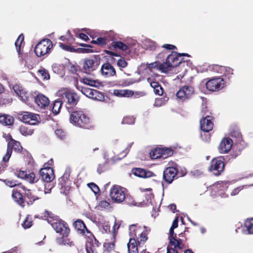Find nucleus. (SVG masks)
Returning a JSON list of instances; mask_svg holds the SVG:
<instances>
[{
    "label": "nucleus",
    "mask_w": 253,
    "mask_h": 253,
    "mask_svg": "<svg viewBox=\"0 0 253 253\" xmlns=\"http://www.w3.org/2000/svg\"><path fill=\"white\" fill-rule=\"evenodd\" d=\"M178 250L174 248L168 246L167 248V253H178Z\"/></svg>",
    "instance_id": "774afa93"
},
{
    "label": "nucleus",
    "mask_w": 253,
    "mask_h": 253,
    "mask_svg": "<svg viewBox=\"0 0 253 253\" xmlns=\"http://www.w3.org/2000/svg\"><path fill=\"white\" fill-rule=\"evenodd\" d=\"M97 45L103 46L107 42V39L106 38L99 37L97 39Z\"/></svg>",
    "instance_id": "4d7b16f0"
},
{
    "label": "nucleus",
    "mask_w": 253,
    "mask_h": 253,
    "mask_svg": "<svg viewBox=\"0 0 253 253\" xmlns=\"http://www.w3.org/2000/svg\"><path fill=\"white\" fill-rule=\"evenodd\" d=\"M13 90L16 94L21 97V99L26 103H30L32 99L31 95L24 90L22 86L15 84L13 87Z\"/></svg>",
    "instance_id": "a211bd4d"
},
{
    "label": "nucleus",
    "mask_w": 253,
    "mask_h": 253,
    "mask_svg": "<svg viewBox=\"0 0 253 253\" xmlns=\"http://www.w3.org/2000/svg\"><path fill=\"white\" fill-rule=\"evenodd\" d=\"M53 46L52 42L49 39L42 40L35 47V53L38 57H42L49 53Z\"/></svg>",
    "instance_id": "7ed1b4c3"
},
{
    "label": "nucleus",
    "mask_w": 253,
    "mask_h": 253,
    "mask_svg": "<svg viewBox=\"0 0 253 253\" xmlns=\"http://www.w3.org/2000/svg\"><path fill=\"white\" fill-rule=\"evenodd\" d=\"M12 197L14 201L18 204L21 205L22 207L24 206V205H23L24 203V200L23 199L22 195L20 192L18 191H13Z\"/></svg>",
    "instance_id": "4c0bfd02"
},
{
    "label": "nucleus",
    "mask_w": 253,
    "mask_h": 253,
    "mask_svg": "<svg viewBox=\"0 0 253 253\" xmlns=\"http://www.w3.org/2000/svg\"><path fill=\"white\" fill-rule=\"evenodd\" d=\"M27 174V172L23 170H20L18 172H15V174L18 177L24 179H25Z\"/></svg>",
    "instance_id": "69168bd1"
},
{
    "label": "nucleus",
    "mask_w": 253,
    "mask_h": 253,
    "mask_svg": "<svg viewBox=\"0 0 253 253\" xmlns=\"http://www.w3.org/2000/svg\"><path fill=\"white\" fill-rule=\"evenodd\" d=\"M22 188L25 191V194L26 195V197L29 200V201H27L28 204L32 205L34 201L39 199V198L35 196L30 190L27 189L25 187H22Z\"/></svg>",
    "instance_id": "7c9ffc66"
},
{
    "label": "nucleus",
    "mask_w": 253,
    "mask_h": 253,
    "mask_svg": "<svg viewBox=\"0 0 253 253\" xmlns=\"http://www.w3.org/2000/svg\"><path fill=\"white\" fill-rule=\"evenodd\" d=\"M115 163V159H103L98 164L97 171L100 174Z\"/></svg>",
    "instance_id": "4be33fe9"
},
{
    "label": "nucleus",
    "mask_w": 253,
    "mask_h": 253,
    "mask_svg": "<svg viewBox=\"0 0 253 253\" xmlns=\"http://www.w3.org/2000/svg\"><path fill=\"white\" fill-rule=\"evenodd\" d=\"M82 92L87 97L97 101H103L104 100V94L96 89L87 87H83Z\"/></svg>",
    "instance_id": "ddd939ff"
},
{
    "label": "nucleus",
    "mask_w": 253,
    "mask_h": 253,
    "mask_svg": "<svg viewBox=\"0 0 253 253\" xmlns=\"http://www.w3.org/2000/svg\"><path fill=\"white\" fill-rule=\"evenodd\" d=\"M21 154V157H23L24 158H31L32 156L31 154L27 151L26 150H21L20 152Z\"/></svg>",
    "instance_id": "0e129e2a"
},
{
    "label": "nucleus",
    "mask_w": 253,
    "mask_h": 253,
    "mask_svg": "<svg viewBox=\"0 0 253 253\" xmlns=\"http://www.w3.org/2000/svg\"><path fill=\"white\" fill-rule=\"evenodd\" d=\"M75 229L80 234H84L85 231L87 230L84 223L80 219H78L73 223Z\"/></svg>",
    "instance_id": "c756f323"
},
{
    "label": "nucleus",
    "mask_w": 253,
    "mask_h": 253,
    "mask_svg": "<svg viewBox=\"0 0 253 253\" xmlns=\"http://www.w3.org/2000/svg\"><path fill=\"white\" fill-rule=\"evenodd\" d=\"M93 52L92 49L90 48H78L76 49V52L82 53H91Z\"/></svg>",
    "instance_id": "13d9d810"
},
{
    "label": "nucleus",
    "mask_w": 253,
    "mask_h": 253,
    "mask_svg": "<svg viewBox=\"0 0 253 253\" xmlns=\"http://www.w3.org/2000/svg\"><path fill=\"white\" fill-rule=\"evenodd\" d=\"M203 116L200 122V127L202 131L208 132L213 128V117L206 114L203 115Z\"/></svg>",
    "instance_id": "2eb2a0df"
},
{
    "label": "nucleus",
    "mask_w": 253,
    "mask_h": 253,
    "mask_svg": "<svg viewBox=\"0 0 253 253\" xmlns=\"http://www.w3.org/2000/svg\"><path fill=\"white\" fill-rule=\"evenodd\" d=\"M69 234V233H67V234H61L62 237L57 238L56 240V243L60 246L64 245L70 247L73 246V242L68 238Z\"/></svg>",
    "instance_id": "b1692460"
},
{
    "label": "nucleus",
    "mask_w": 253,
    "mask_h": 253,
    "mask_svg": "<svg viewBox=\"0 0 253 253\" xmlns=\"http://www.w3.org/2000/svg\"><path fill=\"white\" fill-rule=\"evenodd\" d=\"M223 69H224V67L221 65L213 64L209 66V71L220 74L223 71Z\"/></svg>",
    "instance_id": "a19ab883"
},
{
    "label": "nucleus",
    "mask_w": 253,
    "mask_h": 253,
    "mask_svg": "<svg viewBox=\"0 0 253 253\" xmlns=\"http://www.w3.org/2000/svg\"><path fill=\"white\" fill-rule=\"evenodd\" d=\"M47 221L51 224L53 228L60 234L70 233V229L66 226V223L59 219H51V218L47 219Z\"/></svg>",
    "instance_id": "0eeeda50"
},
{
    "label": "nucleus",
    "mask_w": 253,
    "mask_h": 253,
    "mask_svg": "<svg viewBox=\"0 0 253 253\" xmlns=\"http://www.w3.org/2000/svg\"><path fill=\"white\" fill-rule=\"evenodd\" d=\"M225 81L222 78H213L209 80L206 84L207 88L211 91H218L223 88Z\"/></svg>",
    "instance_id": "9b49d317"
},
{
    "label": "nucleus",
    "mask_w": 253,
    "mask_h": 253,
    "mask_svg": "<svg viewBox=\"0 0 253 253\" xmlns=\"http://www.w3.org/2000/svg\"><path fill=\"white\" fill-rule=\"evenodd\" d=\"M25 180L30 183H34L38 180L34 172H30L29 174H27Z\"/></svg>",
    "instance_id": "37998d69"
},
{
    "label": "nucleus",
    "mask_w": 253,
    "mask_h": 253,
    "mask_svg": "<svg viewBox=\"0 0 253 253\" xmlns=\"http://www.w3.org/2000/svg\"><path fill=\"white\" fill-rule=\"evenodd\" d=\"M6 185L7 186L13 187L18 185L17 182L14 180L6 179L3 181Z\"/></svg>",
    "instance_id": "e2e57ef3"
},
{
    "label": "nucleus",
    "mask_w": 253,
    "mask_h": 253,
    "mask_svg": "<svg viewBox=\"0 0 253 253\" xmlns=\"http://www.w3.org/2000/svg\"><path fill=\"white\" fill-rule=\"evenodd\" d=\"M110 195L112 200L117 203L123 202L126 199L124 190L120 186H113L110 190Z\"/></svg>",
    "instance_id": "9d476101"
},
{
    "label": "nucleus",
    "mask_w": 253,
    "mask_h": 253,
    "mask_svg": "<svg viewBox=\"0 0 253 253\" xmlns=\"http://www.w3.org/2000/svg\"><path fill=\"white\" fill-rule=\"evenodd\" d=\"M24 36L23 34H21L17 39L15 42V45L16 48V50L18 53V54L20 55L22 54L21 52V48L22 46L24 45Z\"/></svg>",
    "instance_id": "72a5a7b5"
},
{
    "label": "nucleus",
    "mask_w": 253,
    "mask_h": 253,
    "mask_svg": "<svg viewBox=\"0 0 253 253\" xmlns=\"http://www.w3.org/2000/svg\"><path fill=\"white\" fill-rule=\"evenodd\" d=\"M177 169L173 167H168L164 171V179L168 183H171L176 175Z\"/></svg>",
    "instance_id": "aec40b11"
},
{
    "label": "nucleus",
    "mask_w": 253,
    "mask_h": 253,
    "mask_svg": "<svg viewBox=\"0 0 253 253\" xmlns=\"http://www.w3.org/2000/svg\"><path fill=\"white\" fill-rule=\"evenodd\" d=\"M150 85L154 89V92L156 94L163 95L164 89L158 82H150Z\"/></svg>",
    "instance_id": "c9c22d12"
},
{
    "label": "nucleus",
    "mask_w": 253,
    "mask_h": 253,
    "mask_svg": "<svg viewBox=\"0 0 253 253\" xmlns=\"http://www.w3.org/2000/svg\"><path fill=\"white\" fill-rule=\"evenodd\" d=\"M88 186L95 194L99 192V189L98 187L94 183H90L88 184Z\"/></svg>",
    "instance_id": "bf43d9fd"
},
{
    "label": "nucleus",
    "mask_w": 253,
    "mask_h": 253,
    "mask_svg": "<svg viewBox=\"0 0 253 253\" xmlns=\"http://www.w3.org/2000/svg\"><path fill=\"white\" fill-rule=\"evenodd\" d=\"M31 96H32V99H31V101L34 100L36 104L41 108H45L49 104V99L42 94L39 93L36 96L32 95Z\"/></svg>",
    "instance_id": "6ab92c4d"
},
{
    "label": "nucleus",
    "mask_w": 253,
    "mask_h": 253,
    "mask_svg": "<svg viewBox=\"0 0 253 253\" xmlns=\"http://www.w3.org/2000/svg\"><path fill=\"white\" fill-rule=\"evenodd\" d=\"M132 172L134 175L142 178L150 177L154 174L152 172L149 170H147L140 168L134 169L132 170Z\"/></svg>",
    "instance_id": "a878e982"
},
{
    "label": "nucleus",
    "mask_w": 253,
    "mask_h": 253,
    "mask_svg": "<svg viewBox=\"0 0 253 253\" xmlns=\"http://www.w3.org/2000/svg\"><path fill=\"white\" fill-rule=\"evenodd\" d=\"M108 49L110 50H106L105 52L106 54L110 56L120 57V55L113 51L120 49L122 51H126L128 49V46L125 43L120 41H114L108 46Z\"/></svg>",
    "instance_id": "1a4fd4ad"
},
{
    "label": "nucleus",
    "mask_w": 253,
    "mask_h": 253,
    "mask_svg": "<svg viewBox=\"0 0 253 253\" xmlns=\"http://www.w3.org/2000/svg\"><path fill=\"white\" fill-rule=\"evenodd\" d=\"M233 140L229 137L223 138L219 146V150L221 153H227L233 146Z\"/></svg>",
    "instance_id": "412c9836"
},
{
    "label": "nucleus",
    "mask_w": 253,
    "mask_h": 253,
    "mask_svg": "<svg viewBox=\"0 0 253 253\" xmlns=\"http://www.w3.org/2000/svg\"><path fill=\"white\" fill-rule=\"evenodd\" d=\"M224 69H223V71L221 73L222 76L227 77L228 78H229L233 74V69L230 67L223 66Z\"/></svg>",
    "instance_id": "a18cd8bd"
},
{
    "label": "nucleus",
    "mask_w": 253,
    "mask_h": 253,
    "mask_svg": "<svg viewBox=\"0 0 253 253\" xmlns=\"http://www.w3.org/2000/svg\"><path fill=\"white\" fill-rule=\"evenodd\" d=\"M59 46L63 50L71 52H76V48L73 46L65 44L62 42L59 43Z\"/></svg>",
    "instance_id": "49530a36"
},
{
    "label": "nucleus",
    "mask_w": 253,
    "mask_h": 253,
    "mask_svg": "<svg viewBox=\"0 0 253 253\" xmlns=\"http://www.w3.org/2000/svg\"><path fill=\"white\" fill-rule=\"evenodd\" d=\"M231 136L232 138H235V141L238 144L244 145V141L243 140L242 134L239 131L232 130L231 132Z\"/></svg>",
    "instance_id": "2f4dec72"
},
{
    "label": "nucleus",
    "mask_w": 253,
    "mask_h": 253,
    "mask_svg": "<svg viewBox=\"0 0 253 253\" xmlns=\"http://www.w3.org/2000/svg\"><path fill=\"white\" fill-rule=\"evenodd\" d=\"M245 226L249 234H253V219H247Z\"/></svg>",
    "instance_id": "c03bdc74"
},
{
    "label": "nucleus",
    "mask_w": 253,
    "mask_h": 253,
    "mask_svg": "<svg viewBox=\"0 0 253 253\" xmlns=\"http://www.w3.org/2000/svg\"><path fill=\"white\" fill-rule=\"evenodd\" d=\"M134 122V119L131 117H124L122 120V124H132Z\"/></svg>",
    "instance_id": "864d4df0"
},
{
    "label": "nucleus",
    "mask_w": 253,
    "mask_h": 253,
    "mask_svg": "<svg viewBox=\"0 0 253 253\" xmlns=\"http://www.w3.org/2000/svg\"><path fill=\"white\" fill-rule=\"evenodd\" d=\"M161 145H157L149 152L150 158H162Z\"/></svg>",
    "instance_id": "473e14b6"
},
{
    "label": "nucleus",
    "mask_w": 253,
    "mask_h": 253,
    "mask_svg": "<svg viewBox=\"0 0 253 253\" xmlns=\"http://www.w3.org/2000/svg\"><path fill=\"white\" fill-rule=\"evenodd\" d=\"M147 95V92L145 91H134V94L133 96L135 98H139L141 97Z\"/></svg>",
    "instance_id": "052dcab7"
},
{
    "label": "nucleus",
    "mask_w": 253,
    "mask_h": 253,
    "mask_svg": "<svg viewBox=\"0 0 253 253\" xmlns=\"http://www.w3.org/2000/svg\"><path fill=\"white\" fill-rule=\"evenodd\" d=\"M70 122L74 126L84 129H93L95 125L87 114L79 110L72 112Z\"/></svg>",
    "instance_id": "f257e3e1"
},
{
    "label": "nucleus",
    "mask_w": 253,
    "mask_h": 253,
    "mask_svg": "<svg viewBox=\"0 0 253 253\" xmlns=\"http://www.w3.org/2000/svg\"><path fill=\"white\" fill-rule=\"evenodd\" d=\"M63 102L61 99H57L55 100L51 105L52 106V111L55 115L58 114L61 108Z\"/></svg>",
    "instance_id": "f704fd0d"
},
{
    "label": "nucleus",
    "mask_w": 253,
    "mask_h": 253,
    "mask_svg": "<svg viewBox=\"0 0 253 253\" xmlns=\"http://www.w3.org/2000/svg\"><path fill=\"white\" fill-rule=\"evenodd\" d=\"M19 130L22 135L25 136L32 134L34 131L33 129H29L24 126H20L19 128Z\"/></svg>",
    "instance_id": "ea45409f"
},
{
    "label": "nucleus",
    "mask_w": 253,
    "mask_h": 253,
    "mask_svg": "<svg viewBox=\"0 0 253 253\" xmlns=\"http://www.w3.org/2000/svg\"><path fill=\"white\" fill-rule=\"evenodd\" d=\"M100 73L103 77L106 78H109L117 75L115 68L108 61L102 65Z\"/></svg>",
    "instance_id": "f3484780"
},
{
    "label": "nucleus",
    "mask_w": 253,
    "mask_h": 253,
    "mask_svg": "<svg viewBox=\"0 0 253 253\" xmlns=\"http://www.w3.org/2000/svg\"><path fill=\"white\" fill-rule=\"evenodd\" d=\"M169 51L164 50L158 54L157 56V59L162 61L164 60L166 57L167 58V55L169 54Z\"/></svg>",
    "instance_id": "3c124183"
},
{
    "label": "nucleus",
    "mask_w": 253,
    "mask_h": 253,
    "mask_svg": "<svg viewBox=\"0 0 253 253\" xmlns=\"http://www.w3.org/2000/svg\"><path fill=\"white\" fill-rule=\"evenodd\" d=\"M83 83L87 85H89L90 86H96V82L95 80L92 79L84 78L83 79Z\"/></svg>",
    "instance_id": "09e8293b"
},
{
    "label": "nucleus",
    "mask_w": 253,
    "mask_h": 253,
    "mask_svg": "<svg viewBox=\"0 0 253 253\" xmlns=\"http://www.w3.org/2000/svg\"><path fill=\"white\" fill-rule=\"evenodd\" d=\"M183 59H180L178 56V53L177 52L172 51L171 54L167 55L166 62L160 63L159 62L151 63L150 64V67H153L154 64L163 73H167L171 70L172 68L177 67L182 63Z\"/></svg>",
    "instance_id": "f03ea898"
},
{
    "label": "nucleus",
    "mask_w": 253,
    "mask_h": 253,
    "mask_svg": "<svg viewBox=\"0 0 253 253\" xmlns=\"http://www.w3.org/2000/svg\"><path fill=\"white\" fill-rule=\"evenodd\" d=\"M128 253H138L137 244L136 240L132 238L129 239L127 245Z\"/></svg>",
    "instance_id": "c85d7f7f"
},
{
    "label": "nucleus",
    "mask_w": 253,
    "mask_h": 253,
    "mask_svg": "<svg viewBox=\"0 0 253 253\" xmlns=\"http://www.w3.org/2000/svg\"><path fill=\"white\" fill-rule=\"evenodd\" d=\"M45 165L44 168L40 169V174L42 181L48 183L54 179L55 176L53 169L50 167L45 166Z\"/></svg>",
    "instance_id": "dca6fc26"
},
{
    "label": "nucleus",
    "mask_w": 253,
    "mask_h": 253,
    "mask_svg": "<svg viewBox=\"0 0 253 253\" xmlns=\"http://www.w3.org/2000/svg\"><path fill=\"white\" fill-rule=\"evenodd\" d=\"M168 246H170L171 247L173 246L174 248L177 250H181L183 248L182 240L177 239L175 237H170Z\"/></svg>",
    "instance_id": "cd10ccee"
},
{
    "label": "nucleus",
    "mask_w": 253,
    "mask_h": 253,
    "mask_svg": "<svg viewBox=\"0 0 253 253\" xmlns=\"http://www.w3.org/2000/svg\"><path fill=\"white\" fill-rule=\"evenodd\" d=\"M146 46L150 50H154L156 48V43L153 42H148Z\"/></svg>",
    "instance_id": "338daca9"
},
{
    "label": "nucleus",
    "mask_w": 253,
    "mask_h": 253,
    "mask_svg": "<svg viewBox=\"0 0 253 253\" xmlns=\"http://www.w3.org/2000/svg\"><path fill=\"white\" fill-rule=\"evenodd\" d=\"M178 148L180 149L181 147L173 146L168 147L161 145L162 158H167L172 156L174 154L177 153Z\"/></svg>",
    "instance_id": "5701e85b"
},
{
    "label": "nucleus",
    "mask_w": 253,
    "mask_h": 253,
    "mask_svg": "<svg viewBox=\"0 0 253 253\" xmlns=\"http://www.w3.org/2000/svg\"><path fill=\"white\" fill-rule=\"evenodd\" d=\"M139 235H140L139 240L138 241L137 243L139 245L141 243V242L144 243L145 242H146L147 240V237L146 236V234L145 233V232H141Z\"/></svg>",
    "instance_id": "6e6d98bb"
},
{
    "label": "nucleus",
    "mask_w": 253,
    "mask_h": 253,
    "mask_svg": "<svg viewBox=\"0 0 253 253\" xmlns=\"http://www.w3.org/2000/svg\"><path fill=\"white\" fill-rule=\"evenodd\" d=\"M18 119L24 123L36 125L40 122V116L29 112H22L18 114Z\"/></svg>",
    "instance_id": "39448f33"
},
{
    "label": "nucleus",
    "mask_w": 253,
    "mask_h": 253,
    "mask_svg": "<svg viewBox=\"0 0 253 253\" xmlns=\"http://www.w3.org/2000/svg\"><path fill=\"white\" fill-rule=\"evenodd\" d=\"M194 93V88L191 85H184L181 87L176 92L177 98L184 101L191 97Z\"/></svg>",
    "instance_id": "f8f14e48"
},
{
    "label": "nucleus",
    "mask_w": 253,
    "mask_h": 253,
    "mask_svg": "<svg viewBox=\"0 0 253 253\" xmlns=\"http://www.w3.org/2000/svg\"><path fill=\"white\" fill-rule=\"evenodd\" d=\"M32 221L28 220V217H26L23 223L22 224L24 228L27 229L30 228L32 226Z\"/></svg>",
    "instance_id": "680f3d73"
},
{
    "label": "nucleus",
    "mask_w": 253,
    "mask_h": 253,
    "mask_svg": "<svg viewBox=\"0 0 253 253\" xmlns=\"http://www.w3.org/2000/svg\"><path fill=\"white\" fill-rule=\"evenodd\" d=\"M6 139L8 141L7 151L2 158H10L12 154V150H14L16 152L20 153L23 149L20 143L13 139L10 134H8Z\"/></svg>",
    "instance_id": "423d86ee"
},
{
    "label": "nucleus",
    "mask_w": 253,
    "mask_h": 253,
    "mask_svg": "<svg viewBox=\"0 0 253 253\" xmlns=\"http://www.w3.org/2000/svg\"><path fill=\"white\" fill-rule=\"evenodd\" d=\"M14 118L12 116L2 114L0 115V123L5 126H11L14 123Z\"/></svg>",
    "instance_id": "bb28decb"
},
{
    "label": "nucleus",
    "mask_w": 253,
    "mask_h": 253,
    "mask_svg": "<svg viewBox=\"0 0 253 253\" xmlns=\"http://www.w3.org/2000/svg\"><path fill=\"white\" fill-rule=\"evenodd\" d=\"M129 235L131 237V238H133L136 236L137 234H139L141 232L140 227H137L135 225H131L129 226Z\"/></svg>",
    "instance_id": "58836bf2"
},
{
    "label": "nucleus",
    "mask_w": 253,
    "mask_h": 253,
    "mask_svg": "<svg viewBox=\"0 0 253 253\" xmlns=\"http://www.w3.org/2000/svg\"><path fill=\"white\" fill-rule=\"evenodd\" d=\"M38 74L40 76L43 80H48L50 79V75L47 70L42 68L38 71Z\"/></svg>",
    "instance_id": "79ce46f5"
},
{
    "label": "nucleus",
    "mask_w": 253,
    "mask_h": 253,
    "mask_svg": "<svg viewBox=\"0 0 253 253\" xmlns=\"http://www.w3.org/2000/svg\"><path fill=\"white\" fill-rule=\"evenodd\" d=\"M117 65L121 68H125L127 66V62L124 59L120 58L117 61Z\"/></svg>",
    "instance_id": "603ef678"
},
{
    "label": "nucleus",
    "mask_w": 253,
    "mask_h": 253,
    "mask_svg": "<svg viewBox=\"0 0 253 253\" xmlns=\"http://www.w3.org/2000/svg\"><path fill=\"white\" fill-rule=\"evenodd\" d=\"M59 96H65L67 99L68 103L72 106H76L79 101V97L76 93L71 90L69 88H62L58 92Z\"/></svg>",
    "instance_id": "20e7f679"
},
{
    "label": "nucleus",
    "mask_w": 253,
    "mask_h": 253,
    "mask_svg": "<svg viewBox=\"0 0 253 253\" xmlns=\"http://www.w3.org/2000/svg\"><path fill=\"white\" fill-rule=\"evenodd\" d=\"M169 99V97L165 95L163 97L157 98L156 99L155 103L158 106H162L165 104Z\"/></svg>",
    "instance_id": "de8ad7c7"
},
{
    "label": "nucleus",
    "mask_w": 253,
    "mask_h": 253,
    "mask_svg": "<svg viewBox=\"0 0 253 253\" xmlns=\"http://www.w3.org/2000/svg\"><path fill=\"white\" fill-rule=\"evenodd\" d=\"M224 163L221 160L212 159L209 169L214 175H219L224 169Z\"/></svg>",
    "instance_id": "4468645a"
},
{
    "label": "nucleus",
    "mask_w": 253,
    "mask_h": 253,
    "mask_svg": "<svg viewBox=\"0 0 253 253\" xmlns=\"http://www.w3.org/2000/svg\"><path fill=\"white\" fill-rule=\"evenodd\" d=\"M99 65V60L96 57L85 58L84 60L82 70L86 74H90L96 70Z\"/></svg>",
    "instance_id": "6e6552de"
},
{
    "label": "nucleus",
    "mask_w": 253,
    "mask_h": 253,
    "mask_svg": "<svg viewBox=\"0 0 253 253\" xmlns=\"http://www.w3.org/2000/svg\"><path fill=\"white\" fill-rule=\"evenodd\" d=\"M241 149L240 148L238 149L237 148H236L235 146H234L233 149H232V154H231L232 157L236 158L237 156H239L241 154Z\"/></svg>",
    "instance_id": "5fc2aeb1"
},
{
    "label": "nucleus",
    "mask_w": 253,
    "mask_h": 253,
    "mask_svg": "<svg viewBox=\"0 0 253 253\" xmlns=\"http://www.w3.org/2000/svg\"><path fill=\"white\" fill-rule=\"evenodd\" d=\"M98 242L95 239H90L86 243V251L87 253H97Z\"/></svg>",
    "instance_id": "393cba45"
},
{
    "label": "nucleus",
    "mask_w": 253,
    "mask_h": 253,
    "mask_svg": "<svg viewBox=\"0 0 253 253\" xmlns=\"http://www.w3.org/2000/svg\"><path fill=\"white\" fill-rule=\"evenodd\" d=\"M12 100L8 93H4L0 95V106H3L11 103Z\"/></svg>",
    "instance_id": "e433bc0d"
},
{
    "label": "nucleus",
    "mask_w": 253,
    "mask_h": 253,
    "mask_svg": "<svg viewBox=\"0 0 253 253\" xmlns=\"http://www.w3.org/2000/svg\"><path fill=\"white\" fill-rule=\"evenodd\" d=\"M56 135L60 139H64L66 137L65 132L61 129H57L55 131Z\"/></svg>",
    "instance_id": "8fccbe9b"
}]
</instances>
